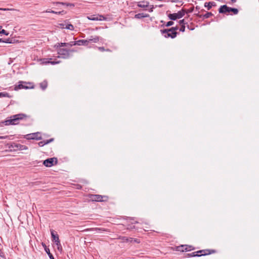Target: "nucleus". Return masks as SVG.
Instances as JSON below:
<instances>
[{
    "label": "nucleus",
    "instance_id": "nucleus-16",
    "mask_svg": "<svg viewBox=\"0 0 259 259\" xmlns=\"http://www.w3.org/2000/svg\"><path fill=\"white\" fill-rule=\"evenodd\" d=\"M89 42V40L85 39H82L76 41V43L77 46H87Z\"/></svg>",
    "mask_w": 259,
    "mask_h": 259
},
{
    "label": "nucleus",
    "instance_id": "nucleus-47",
    "mask_svg": "<svg viewBox=\"0 0 259 259\" xmlns=\"http://www.w3.org/2000/svg\"><path fill=\"white\" fill-rule=\"evenodd\" d=\"M231 1L233 2H236V0H231Z\"/></svg>",
    "mask_w": 259,
    "mask_h": 259
},
{
    "label": "nucleus",
    "instance_id": "nucleus-34",
    "mask_svg": "<svg viewBox=\"0 0 259 259\" xmlns=\"http://www.w3.org/2000/svg\"><path fill=\"white\" fill-rule=\"evenodd\" d=\"M3 33L6 35H8L9 33H7L6 31L4 29H2V30H0V34Z\"/></svg>",
    "mask_w": 259,
    "mask_h": 259
},
{
    "label": "nucleus",
    "instance_id": "nucleus-17",
    "mask_svg": "<svg viewBox=\"0 0 259 259\" xmlns=\"http://www.w3.org/2000/svg\"><path fill=\"white\" fill-rule=\"evenodd\" d=\"M54 141V139L52 138L50 140H47L46 141H40L38 143H37L36 144L38 145V146L41 147L44 146L46 144H49L51 143V142H53Z\"/></svg>",
    "mask_w": 259,
    "mask_h": 259
},
{
    "label": "nucleus",
    "instance_id": "nucleus-48",
    "mask_svg": "<svg viewBox=\"0 0 259 259\" xmlns=\"http://www.w3.org/2000/svg\"><path fill=\"white\" fill-rule=\"evenodd\" d=\"M162 5H160V6H159V7H162Z\"/></svg>",
    "mask_w": 259,
    "mask_h": 259
},
{
    "label": "nucleus",
    "instance_id": "nucleus-44",
    "mask_svg": "<svg viewBox=\"0 0 259 259\" xmlns=\"http://www.w3.org/2000/svg\"><path fill=\"white\" fill-rule=\"evenodd\" d=\"M210 250V252H211V253L215 252V250Z\"/></svg>",
    "mask_w": 259,
    "mask_h": 259
},
{
    "label": "nucleus",
    "instance_id": "nucleus-40",
    "mask_svg": "<svg viewBox=\"0 0 259 259\" xmlns=\"http://www.w3.org/2000/svg\"><path fill=\"white\" fill-rule=\"evenodd\" d=\"M46 13H55V11H53V10H48L46 11Z\"/></svg>",
    "mask_w": 259,
    "mask_h": 259
},
{
    "label": "nucleus",
    "instance_id": "nucleus-10",
    "mask_svg": "<svg viewBox=\"0 0 259 259\" xmlns=\"http://www.w3.org/2000/svg\"><path fill=\"white\" fill-rule=\"evenodd\" d=\"M87 18L89 20L93 21H102L105 19V17L102 15H91L88 16Z\"/></svg>",
    "mask_w": 259,
    "mask_h": 259
},
{
    "label": "nucleus",
    "instance_id": "nucleus-11",
    "mask_svg": "<svg viewBox=\"0 0 259 259\" xmlns=\"http://www.w3.org/2000/svg\"><path fill=\"white\" fill-rule=\"evenodd\" d=\"M192 249H191V246H188V245H181V246H179L177 247V250L178 251H189V250H191Z\"/></svg>",
    "mask_w": 259,
    "mask_h": 259
},
{
    "label": "nucleus",
    "instance_id": "nucleus-23",
    "mask_svg": "<svg viewBox=\"0 0 259 259\" xmlns=\"http://www.w3.org/2000/svg\"><path fill=\"white\" fill-rule=\"evenodd\" d=\"M65 29L70 30H73L74 29V27L73 25L71 24H69L68 23V21H67V23L65 26Z\"/></svg>",
    "mask_w": 259,
    "mask_h": 259
},
{
    "label": "nucleus",
    "instance_id": "nucleus-45",
    "mask_svg": "<svg viewBox=\"0 0 259 259\" xmlns=\"http://www.w3.org/2000/svg\"><path fill=\"white\" fill-rule=\"evenodd\" d=\"M134 241L135 242H137V243H138V241H137V240H136V239H134Z\"/></svg>",
    "mask_w": 259,
    "mask_h": 259
},
{
    "label": "nucleus",
    "instance_id": "nucleus-21",
    "mask_svg": "<svg viewBox=\"0 0 259 259\" xmlns=\"http://www.w3.org/2000/svg\"><path fill=\"white\" fill-rule=\"evenodd\" d=\"M40 87L42 90H45L48 86V82L46 80H44L39 84Z\"/></svg>",
    "mask_w": 259,
    "mask_h": 259
},
{
    "label": "nucleus",
    "instance_id": "nucleus-30",
    "mask_svg": "<svg viewBox=\"0 0 259 259\" xmlns=\"http://www.w3.org/2000/svg\"><path fill=\"white\" fill-rule=\"evenodd\" d=\"M198 253H197L196 252H192V253L190 254V256H201V255L198 254Z\"/></svg>",
    "mask_w": 259,
    "mask_h": 259
},
{
    "label": "nucleus",
    "instance_id": "nucleus-33",
    "mask_svg": "<svg viewBox=\"0 0 259 259\" xmlns=\"http://www.w3.org/2000/svg\"><path fill=\"white\" fill-rule=\"evenodd\" d=\"M185 30V26L184 25H182L180 29V31L182 32H184Z\"/></svg>",
    "mask_w": 259,
    "mask_h": 259
},
{
    "label": "nucleus",
    "instance_id": "nucleus-39",
    "mask_svg": "<svg viewBox=\"0 0 259 259\" xmlns=\"http://www.w3.org/2000/svg\"><path fill=\"white\" fill-rule=\"evenodd\" d=\"M179 23H180V24H182V25L185 24V23H184V19L180 20Z\"/></svg>",
    "mask_w": 259,
    "mask_h": 259
},
{
    "label": "nucleus",
    "instance_id": "nucleus-1",
    "mask_svg": "<svg viewBox=\"0 0 259 259\" xmlns=\"http://www.w3.org/2000/svg\"><path fill=\"white\" fill-rule=\"evenodd\" d=\"M178 29V27L177 26L169 29L161 30L160 31L162 35L165 38L171 37V38H174L177 36V30Z\"/></svg>",
    "mask_w": 259,
    "mask_h": 259
},
{
    "label": "nucleus",
    "instance_id": "nucleus-15",
    "mask_svg": "<svg viewBox=\"0 0 259 259\" xmlns=\"http://www.w3.org/2000/svg\"><path fill=\"white\" fill-rule=\"evenodd\" d=\"M75 43H76V41H71L69 43H59V46L60 47H71L73 46L77 45L76 44H75Z\"/></svg>",
    "mask_w": 259,
    "mask_h": 259
},
{
    "label": "nucleus",
    "instance_id": "nucleus-4",
    "mask_svg": "<svg viewBox=\"0 0 259 259\" xmlns=\"http://www.w3.org/2000/svg\"><path fill=\"white\" fill-rule=\"evenodd\" d=\"M23 115L22 114H17L13 115L11 117V118L10 119L7 120L5 121V124H17L19 123V121L23 118Z\"/></svg>",
    "mask_w": 259,
    "mask_h": 259
},
{
    "label": "nucleus",
    "instance_id": "nucleus-7",
    "mask_svg": "<svg viewBox=\"0 0 259 259\" xmlns=\"http://www.w3.org/2000/svg\"><path fill=\"white\" fill-rule=\"evenodd\" d=\"M58 160L56 157L48 158L44 161L43 164L47 167H51L57 163Z\"/></svg>",
    "mask_w": 259,
    "mask_h": 259
},
{
    "label": "nucleus",
    "instance_id": "nucleus-35",
    "mask_svg": "<svg viewBox=\"0 0 259 259\" xmlns=\"http://www.w3.org/2000/svg\"><path fill=\"white\" fill-rule=\"evenodd\" d=\"M150 9H149V12H153V9H154V6H153V5H151V6H150Z\"/></svg>",
    "mask_w": 259,
    "mask_h": 259
},
{
    "label": "nucleus",
    "instance_id": "nucleus-18",
    "mask_svg": "<svg viewBox=\"0 0 259 259\" xmlns=\"http://www.w3.org/2000/svg\"><path fill=\"white\" fill-rule=\"evenodd\" d=\"M149 15L147 14L139 13L135 15V18L137 19H141L142 18L148 17Z\"/></svg>",
    "mask_w": 259,
    "mask_h": 259
},
{
    "label": "nucleus",
    "instance_id": "nucleus-5",
    "mask_svg": "<svg viewBox=\"0 0 259 259\" xmlns=\"http://www.w3.org/2000/svg\"><path fill=\"white\" fill-rule=\"evenodd\" d=\"M219 11L220 13L223 14H226L229 13L230 12H233L234 14H237L238 13V10L237 9L228 7L226 5L222 6L219 8Z\"/></svg>",
    "mask_w": 259,
    "mask_h": 259
},
{
    "label": "nucleus",
    "instance_id": "nucleus-28",
    "mask_svg": "<svg viewBox=\"0 0 259 259\" xmlns=\"http://www.w3.org/2000/svg\"><path fill=\"white\" fill-rule=\"evenodd\" d=\"M212 15V14L211 12H207L204 15L203 17L204 18H208Z\"/></svg>",
    "mask_w": 259,
    "mask_h": 259
},
{
    "label": "nucleus",
    "instance_id": "nucleus-22",
    "mask_svg": "<svg viewBox=\"0 0 259 259\" xmlns=\"http://www.w3.org/2000/svg\"><path fill=\"white\" fill-rule=\"evenodd\" d=\"M56 4H60L62 5H65L68 7H74V5L72 3H64V2H56Z\"/></svg>",
    "mask_w": 259,
    "mask_h": 259
},
{
    "label": "nucleus",
    "instance_id": "nucleus-29",
    "mask_svg": "<svg viewBox=\"0 0 259 259\" xmlns=\"http://www.w3.org/2000/svg\"><path fill=\"white\" fill-rule=\"evenodd\" d=\"M8 96H9L8 94L7 93H3V92L0 93V98L8 97Z\"/></svg>",
    "mask_w": 259,
    "mask_h": 259
},
{
    "label": "nucleus",
    "instance_id": "nucleus-14",
    "mask_svg": "<svg viewBox=\"0 0 259 259\" xmlns=\"http://www.w3.org/2000/svg\"><path fill=\"white\" fill-rule=\"evenodd\" d=\"M102 38L98 36H91L88 40H89V42L97 43Z\"/></svg>",
    "mask_w": 259,
    "mask_h": 259
},
{
    "label": "nucleus",
    "instance_id": "nucleus-27",
    "mask_svg": "<svg viewBox=\"0 0 259 259\" xmlns=\"http://www.w3.org/2000/svg\"><path fill=\"white\" fill-rule=\"evenodd\" d=\"M28 89V87L23 85L22 84H20L18 86L16 87V89Z\"/></svg>",
    "mask_w": 259,
    "mask_h": 259
},
{
    "label": "nucleus",
    "instance_id": "nucleus-3",
    "mask_svg": "<svg viewBox=\"0 0 259 259\" xmlns=\"http://www.w3.org/2000/svg\"><path fill=\"white\" fill-rule=\"evenodd\" d=\"M58 47L59 48L58 49V54L59 55L58 58L61 57L64 59H67L69 58L71 55V53L74 52L73 50H67L65 49L61 48L59 45Z\"/></svg>",
    "mask_w": 259,
    "mask_h": 259
},
{
    "label": "nucleus",
    "instance_id": "nucleus-9",
    "mask_svg": "<svg viewBox=\"0 0 259 259\" xmlns=\"http://www.w3.org/2000/svg\"><path fill=\"white\" fill-rule=\"evenodd\" d=\"M52 60V58L43 59H40L39 60H37V61L38 62L40 61V64L50 63L52 65H55V64H59L60 62V61H50V60Z\"/></svg>",
    "mask_w": 259,
    "mask_h": 259
},
{
    "label": "nucleus",
    "instance_id": "nucleus-32",
    "mask_svg": "<svg viewBox=\"0 0 259 259\" xmlns=\"http://www.w3.org/2000/svg\"><path fill=\"white\" fill-rule=\"evenodd\" d=\"M173 24H174V22L170 21H169V22H167V23L165 25V26H167V27H169V26H170L172 25Z\"/></svg>",
    "mask_w": 259,
    "mask_h": 259
},
{
    "label": "nucleus",
    "instance_id": "nucleus-24",
    "mask_svg": "<svg viewBox=\"0 0 259 259\" xmlns=\"http://www.w3.org/2000/svg\"><path fill=\"white\" fill-rule=\"evenodd\" d=\"M45 249L50 259H55L53 254L50 252L49 248L46 247Z\"/></svg>",
    "mask_w": 259,
    "mask_h": 259
},
{
    "label": "nucleus",
    "instance_id": "nucleus-31",
    "mask_svg": "<svg viewBox=\"0 0 259 259\" xmlns=\"http://www.w3.org/2000/svg\"><path fill=\"white\" fill-rule=\"evenodd\" d=\"M134 239L132 238H130V239H128V238H125V237H124V238L123 239V241H131V242H132V241H134Z\"/></svg>",
    "mask_w": 259,
    "mask_h": 259
},
{
    "label": "nucleus",
    "instance_id": "nucleus-20",
    "mask_svg": "<svg viewBox=\"0 0 259 259\" xmlns=\"http://www.w3.org/2000/svg\"><path fill=\"white\" fill-rule=\"evenodd\" d=\"M215 6V3L213 2H206L204 4V7L208 10L210 9L212 6Z\"/></svg>",
    "mask_w": 259,
    "mask_h": 259
},
{
    "label": "nucleus",
    "instance_id": "nucleus-42",
    "mask_svg": "<svg viewBox=\"0 0 259 259\" xmlns=\"http://www.w3.org/2000/svg\"><path fill=\"white\" fill-rule=\"evenodd\" d=\"M193 11V9L192 10H186V13H191Z\"/></svg>",
    "mask_w": 259,
    "mask_h": 259
},
{
    "label": "nucleus",
    "instance_id": "nucleus-43",
    "mask_svg": "<svg viewBox=\"0 0 259 259\" xmlns=\"http://www.w3.org/2000/svg\"><path fill=\"white\" fill-rule=\"evenodd\" d=\"M0 10H4V11H7V10H8L9 9H1V8H0Z\"/></svg>",
    "mask_w": 259,
    "mask_h": 259
},
{
    "label": "nucleus",
    "instance_id": "nucleus-12",
    "mask_svg": "<svg viewBox=\"0 0 259 259\" xmlns=\"http://www.w3.org/2000/svg\"><path fill=\"white\" fill-rule=\"evenodd\" d=\"M9 148H17V149H19L20 150H23V149H26V146H23V145H21L15 144V143L12 144L11 145V146H9Z\"/></svg>",
    "mask_w": 259,
    "mask_h": 259
},
{
    "label": "nucleus",
    "instance_id": "nucleus-46",
    "mask_svg": "<svg viewBox=\"0 0 259 259\" xmlns=\"http://www.w3.org/2000/svg\"><path fill=\"white\" fill-rule=\"evenodd\" d=\"M134 241L135 242H137V243H138V241H137V240H136V239H134Z\"/></svg>",
    "mask_w": 259,
    "mask_h": 259
},
{
    "label": "nucleus",
    "instance_id": "nucleus-19",
    "mask_svg": "<svg viewBox=\"0 0 259 259\" xmlns=\"http://www.w3.org/2000/svg\"><path fill=\"white\" fill-rule=\"evenodd\" d=\"M197 253H201L202 254H200L201 255H205L207 254H210L211 253L210 252V250L209 249L206 250H200L197 251H196Z\"/></svg>",
    "mask_w": 259,
    "mask_h": 259
},
{
    "label": "nucleus",
    "instance_id": "nucleus-41",
    "mask_svg": "<svg viewBox=\"0 0 259 259\" xmlns=\"http://www.w3.org/2000/svg\"><path fill=\"white\" fill-rule=\"evenodd\" d=\"M63 12V11H61V12H56V11H55V13H53V14H61Z\"/></svg>",
    "mask_w": 259,
    "mask_h": 259
},
{
    "label": "nucleus",
    "instance_id": "nucleus-37",
    "mask_svg": "<svg viewBox=\"0 0 259 259\" xmlns=\"http://www.w3.org/2000/svg\"><path fill=\"white\" fill-rule=\"evenodd\" d=\"M9 137L8 136H0V139H7Z\"/></svg>",
    "mask_w": 259,
    "mask_h": 259
},
{
    "label": "nucleus",
    "instance_id": "nucleus-36",
    "mask_svg": "<svg viewBox=\"0 0 259 259\" xmlns=\"http://www.w3.org/2000/svg\"><path fill=\"white\" fill-rule=\"evenodd\" d=\"M15 40L14 39H13V38L8 39V42H10V43H12V42H15Z\"/></svg>",
    "mask_w": 259,
    "mask_h": 259
},
{
    "label": "nucleus",
    "instance_id": "nucleus-2",
    "mask_svg": "<svg viewBox=\"0 0 259 259\" xmlns=\"http://www.w3.org/2000/svg\"><path fill=\"white\" fill-rule=\"evenodd\" d=\"M50 232L52 241L54 242L57 246L58 251L62 252L63 248L57 233L52 229L50 230Z\"/></svg>",
    "mask_w": 259,
    "mask_h": 259
},
{
    "label": "nucleus",
    "instance_id": "nucleus-13",
    "mask_svg": "<svg viewBox=\"0 0 259 259\" xmlns=\"http://www.w3.org/2000/svg\"><path fill=\"white\" fill-rule=\"evenodd\" d=\"M149 3L147 1H142L138 3L137 6L140 8H146L148 7Z\"/></svg>",
    "mask_w": 259,
    "mask_h": 259
},
{
    "label": "nucleus",
    "instance_id": "nucleus-38",
    "mask_svg": "<svg viewBox=\"0 0 259 259\" xmlns=\"http://www.w3.org/2000/svg\"><path fill=\"white\" fill-rule=\"evenodd\" d=\"M98 49L102 52L105 51V49H104V47H99Z\"/></svg>",
    "mask_w": 259,
    "mask_h": 259
},
{
    "label": "nucleus",
    "instance_id": "nucleus-8",
    "mask_svg": "<svg viewBox=\"0 0 259 259\" xmlns=\"http://www.w3.org/2000/svg\"><path fill=\"white\" fill-rule=\"evenodd\" d=\"M90 198L93 201L102 202L106 201L107 197L100 195H91Z\"/></svg>",
    "mask_w": 259,
    "mask_h": 259
},
{
    "label": "nucleus",
    "instance_id": "nucleus-6",
    "mask_svg": "<svg viewBox=\"0 0 259 259\" xmlns=\"http://www.w3.org/2000/svg\"><path fill=\"white\" fill-rule=\"evenodd\" d=\"M186 13V10L182 9L177 13L169 14L168 15V18L171 20H176L177 19L182 18Z\"/></svg>",
    "mask_w": 259,
    "mask_h": 259
},
{
    "label": "nucleus",
    "instance_id": "nucleus-25",
    "mask_svg": "<svg viewBox=\"0 0 259 259\" xmlns=\"http://www.w3.org/2000/svg\"><path fill=\"white\" fill-rule=\"evenodd\" d=\"M67 21L66 20L63 23H58V25H57V27L60 28H61V29L65 28V26H66V23H67Z\"/></svg>",
    "mask_w": 259,
    "mask_h": 259
},
{
    "label": "nucleus",
    "instance_id": "nucleus-26",
    "mask_svg": "<svg viewBox=\"0 0 259 259\" xmlns=\"http://www.w3.org/2000/svg\"><path fill=\"white\" fill-rule=\"evenodd\" d=\"M41 139L40 134L39 133H33V140H40Z\"/></svg>",
    "mask_w": 259,
    "mask_h": 259
},
{
    "label": "nucleus",
    "instance_id": "nucleus-49",
    "mask_svg": "<svg viewBox=\"0 0 259 259\" xmlns=\"http://www.w3.org/2000/svg\"><path fill=\"white\" fill-rule=\"evenodd\" d=\"M1 28H2V27H0V29H1Z\"/></svg>",
    "mask_w": 259,
    "mask_h": 259
}]
</instances>
